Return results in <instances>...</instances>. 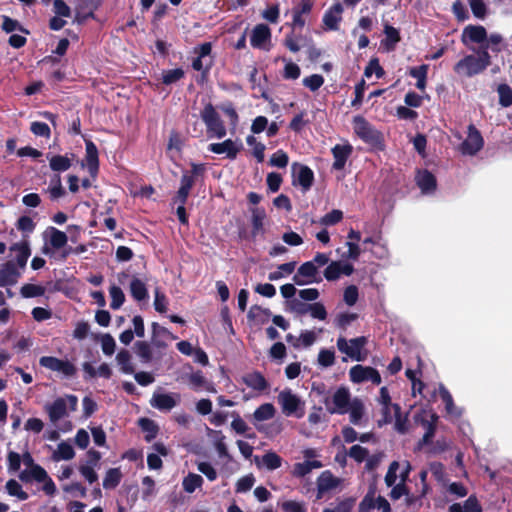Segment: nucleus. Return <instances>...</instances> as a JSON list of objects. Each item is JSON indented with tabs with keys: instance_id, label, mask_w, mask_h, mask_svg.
Returning <instances> with one entry per match:
<instances>
[{
	"instance_id": "20",
	"label": "nucleus",
	"mask_w": 512,
	"mask_h": 512,
	"mask_svg": "<svg viewBox=\"0 0 512 512\" xmlns=\"http://www.w3.org/2000/svg\"><path fill=\"white\" fill-rule=\"evenodd\" d=\"M416 183L423 193L434 192L437 187L436 177L427 169L418 172Z\"/></svg>"
},
{
	"instance_id": "21",
	"label": "nucleus",
	"mask_w": 512,
	"mask_h": 512,
	"mask_svg": "<svg viewBox=\"0 0 512 512\" xmlns=\"http://www.w3.org/2000/svg\"><path fill=\"white\" fill-rule=\"evenodd\" d=\"M152 407L161 411H170L177 405V400L172 394L154 393L150 401Z\"/></svg>"
},
{
	"instance_id": "30",
	"label": "nucleus",
	"mask_w": 512,
	"mask_h": 512,
	"mask_svg": "<svg viewBox=\"0 0 512 512\" xmlns=\"http://www.w3.org/2000/svg\"><path fill=\"white\" fill-rule=\"evenodd\" d=\"M131 354L126 349H121L116 355L117 364L120 366V370L124 374H133L135 368L131 362Z\"/></svg>"
},
{
	"instance_id": "57",
	"label": "nucleus",
	"mask_w": 512,
	"mask_h": 512,
	"mask_svg": "<svg viewBox=\"0 0 512 512\" xmlns=\"http://www.w3.org/2000/svg\"><path fill=\"white\" fill-rule=\"evenodd\" d=\"M364 414L363 404L359 400H354L350 408V422L358 425Z\"/></svg>"
},
{
	"instance_id": "44",
	"label": "nucleus",
	"mask_w": 512,
	"mask_h": 512,
	"mask_svg": "<svg viewBox=\"0 0 512 512\" xmlns=\"http://www.w3.org/2000/svg\"><path fill=\"white\" fill-rule=\"evenodd\" d=\"M373 74H375L378 79L385 75V71L380 65L377 57H372L364 70V75L367 78L371 77Z\"/></svg>"
},
{
	"instance_id": "5",
	"label": "nucleus",
	"mask_w": 512,
	"mask_h": 512,
	"mask_svg": "<svg viewBox=\"0 0 512 512\" xmlns=\"http://www.w3.org/2000/svg\"><path fill=\"white\" fill-rule=\"evenodd\" d=\"M350 401L351 395L348 388L342 386L335 391L332 397V403L334 406L331 407L329 405L330 399L328 396L325 397L324 404L330 414H345L350 406Z\"/></svg>"
},
{
	"instance_id": "32",
	"label": "nucleus",
	"mask_w": 512,
	"mask_h": 512,
	"mask_svg": "<svg viewBox=\"0 0 512 512\" xmlns=\"http://www.w3.org/2000/svg\"><path fill=\"white\" fill-rule=\"evenodd\" d=\"M384 33L386 39L382 41V44L388 51L394 50L396 44L401 40L399 31L393 26L385 25Z\"/></svg>"
},
{
	"instance_id": "50",
	"label": "nucleus",
	"mask_w": 512,
	"mask_h": 512,
	"mask_svg": "<svg viewBox=\"0 0 512 512\" xmlns=\"http://www.w3.org/2000/svg\"><path fill=\"white\" fill-rule=\"evenodd\" d=\"M469 5L474 17L484 19L488 14V7L483 0H469Z\"/></svg>"
},
{
	"instance_id": "8",
	"label": "nucleus",
	"mask_w": 512,
	"mask_h": 512,
	"mask_svg": "<svg viewBox=\"0 0 512 512\" xmlns=\"http://www.w3.org/2000/svg\"><path fill=\"white\" fill-rule=\"evenodd\" d=\"M438 420L439 416L435 412L430 413V419L424 418L421 414L415 416V421L425 429L423 437L417 443V449H422L424 446L432 444Z\"/></svg>"
},
{
	"instance_id": "23",
	"label": "nucleus",
	"mask_w": 512,
	"mask_h": 512,
	"mask_svg": "<svg viewBox=\"0 0 512 512\" xmlns=\"http://www.w3.org/2000/svg\"><path fill=\"white\" fill-rule=\"evenodd\" d=\"M242 380L248 387L257 391H264L269 386L266 378L259 371L247 373L243 376Z\"/></svg>"
},
{
	"instance_id": "18",
	"label": "nucleus",
	"mask_w": 512,
	"mask_h": 512,
	"mask_svg": "<svg viewBox=\"0 0 512 512\" xmlns=\"http://www.w3.org/2000/svg\"><path fill=\"white\" fill-rule=\"evenodd\" d=\"M205 173L204 164L191 163V170L183 172L180 179V186L191 191L197 177Z\"/></svg>"
},
{
	"instance_id": "9",
	"label": "nucleus",
	"mask_w": 512,
	"mask_h": 512,
	"mask_svg": "<svg viewBox=\"0 0 512 512\" xmlns=\"http://www.w3.org/2000/svg\"><path fill=\"white\" fill-rule=\"evenodd\" d=\"M483 71L478 59L472 54L466 55L454 65V72L466 77H473Z\"/></svg>"
},
{
	"instance_id": "13",
	"label": "nucleus",
	"mask_w": 512,
	"mask_h": 512,
	"mask_svg": "<svg viewBox=\"0 0 512 512\" xmlns=\"http://www.w3.org/2000/svg\"><path fill=\"white\" fill-rule=\"evenodd\" d=\"M243 148L242 144L237 145L232 139H226L220 143H211L208 145V150L215 154L226 153L227 158L234 160L237 154Z\"/></svg>"
},
{
	"instance_id": "40",
	"label": "nucleus",
	"mask_w": 512,
	"mask_h": 512,
	"mask_svg": "<svg viewBox=\"0 0 512 512\" xmlns=\"http://www.w3.org/2000/svg\"><path fill=\"white\" fill-rule=\"evenodd\" d=\"M394 416H395V429L397 432L404 434L408 430V418L403 416L401 407L399 404H393Z\"/></svg>"
},
{
	"instance_id": "41",
	"label": "nucleus",
	"mask_w": 512,
	"mask_h": 512,
	"mask_svg": "<svg viewBox=\"0 0 512 512\" xmlns=\"http://www.w3.org/2000/svg\"><path fill=\"white\" fill-rule=\"evenodd\" d=\"M74 456H75V452H74L73 447L66 442H61L58 445L57 451H55L53 453V459L55 461L71 460Z\"/></svg>"
},
{
	"instance_id": "26",
	"label": "nucleus",
	"mask_w": 512,
	"mask_h": 512,
	"mask_svg": "<svg viewBox=\"0 0 512 512\" xmlns=\"http://www.w3.org/2000/svg\"><path fill=\"white\" fill-rule=\"evenodd\" d=\"M47 413L52 422H57L66 415L67 405L63 398H57L46 406Z\"/></svg>"
},
{
	"instance_id": "39",
	"label": "nucleus",
	"mask_w": 512,
	"mask_h": 512,
	"mask_svg": "<svg viewBox=\"0 0 512 512\" xmlns=\"http://www.w3.org/2000/svg\"><path fill=\"white\" fill-rule=\"evenodd\" d=\"M139 426L144 432H146L145 440L147 442H151L157 436L158 426L153 420L149 418H141L139 420Z\"/></svg>"
},
{
	"instance_id": "64",
	"label": "nucleus",
	"mask_w": 512,
	"mask_h": 512,
	"mask_svg": "<svg viewBox=\"0 0 512 512\" xmlns=\"http://www.w3.org/2000/svg\"><path fill=\"white\" fill-rule=\"evenodd\" d=\"M354 500L347 498L340 501L334 508H325L323 512H351Z\"/></svg>"
},
{
	"instance_id": "27",
	"label": "nucleus",
	"mask_w": 512,
	"mask_h": 512,
	"mask_svg": "<svg viewBox=\"0 0 512 512\" xmlns=\"http://www.w3.org/2000/svg\"><path fill=\"white\" fill-rule=\"evenodd\" d=\"M46 233L50 234L49 244L53 249L59 250L66 246L68 242V237L65 232L55 227H49L46 230Z\"/></svg>"
},
{
	"instance_id": "28",
	"label": "nucleus",
	"mask_w": 512,
	"mask_h": 512,
	"mask_svg": "<svg viewBox=\"0 0 512 512\" xmlns=\"http://www.w3.org/2000/svg\"><path fill=\"white\" fill-rule=\"evenodd\" d=\"M130 294L136 301H143L148 298L146 284L139 278L133 277L130 282Z\"/></svg>"
},
{
	"instance_id": "52",
	"label": "nucleus",
	"mask_w": 512,
	"mask_h": 512,
	"mask_svg": "<svg viewBox=\"0 0 512 512\" xmlns=\"http://www.w3.org/2000/svg\"><path fill=\"white\" fill-rule=\"evenodd\" d=\"M288 162V154L284 150L279 149L270 157L269 165L278 168H285L288 165Z\"/></svg>"
},
{
	"instance_id": "12",
	"label": "nucleus",
	"mask_w": 512,
	"mask_h": 512,
	"mask_svg": "<svg viewBox=\"0 0 512 512\" xmlns=\"http://www.w3.org/2000/svg\"><path fill=\"white\" fill-rule=\"evenodd\" d=\"M487 40V30L482 25H468L463 29L461 41L465 46L469 43L484 45Z\"/></svg>"
},
{
	"instance_id": "4",
	"label": "nucleus",
	"mask_w": 512,
	"mask_h": 512,
	"mask_svg": "<svg viewBox=\"0 0 512 512\" xmlns=\"http://www.w3.org/2000/svg\"><path fill=\"white\" fill-rule=\"evenodd\" d=\"M39 364L51 371L60 372L67 378L74 377L77 373V368L73 363L54 356H42L39 359Z\"/></svg>"
},
{
	"instance_id": "10",
	"label": "nucleus",
	"mask_w": 512,
	"mask_h": 512,
	"mask_svg": "<svg viewBox=\"0 0 512 512\" xmlns=\"http://www.w3.org/2000/svg\"><path fill=\"white\" fill-rule=\"evenodd\" d=\"M278 402L282 407V412L286 416H290L295 414L297 417L303 416V411L301 413H297L301 406V401L291 392V390L286 389L279 393L278 395Z\"/></svg>"
},
{
	"instance_id": "61",
	"label": "nucleus",
	"mask_w": 512,
	"mask_h": 512,
	"mask_svg": "<svg viewBox=\"0 0 512 512\" xmlns=\"http://www.w3.org/2000/svg\"><path fill=\"white\" fill-rule=\"evenodd\" d=\"M36 227L35 222L29 216H21L16 223V228L25 233H32Z\"/></svg>"
},
{
	"instance_id": "47",
	"label": "nucleus",
	"mask_w": 512,
	"mask_h": 512,
	"mask_svg": "<svg viewBox=\"0 0 512 512\" xmlns=\"http://www.w3.org/2000/svg\"><path fill=\"white\" fill-rule=\"evenodd\" d=\"M504 42L503 36L499 33H491L489 36L487 35V40L484 42L483 46H487L494 53H499L502 51V44Z\"/></svg>"
},
{
	"instance_id": "36",
	"label": "nucleus",
	"mask_w": 512,
	"mask_h": 512,
	"mask_svg": "<svg viewBox=\"0 0 512 512\" xmlns=\"http://www.w3.org/2000/svg\"><path fill=\"white\" fill-rule=\"evenodd\" d=\"M203 478L199 474L189 473L184 477L182 486L185 492L193 493L197 488H201L203 485Z\"/></svg>"
},
{
	"instance_id": "55",
	"label": "nucleus",
	"mask_w": 512,
	"mask_h": 512,
	"mask_svg": "<svg viewBox=\"0 0 512 512\" xmlns=\"http://www.w3.org/2000/svg\"><path fill=\"white\" fill-rule=\"evenodd\" d=\"M299 274L303 275L307 279H318V267L314 262L307 261L300 265L298 268Z\"/></svg>"
},
{
	"instance_id": "17",
	"label": "nucleus",
	"mask_w": 512,
	"mask_h": 512,
	"mask_svg": "<svg viewBox=\"0 0 512 512\" xmlns=\"http://www.w3.org/2000/svg\"><path fill=\"white\" fill-rule=\"evenodd\" d=\"M85 161L91 176H95L99 170V154L97 146L91 140H85Z\"/></svg>"
},
{
	"instance_id": "3",
	"label": "nucleus",
	"mask_w": 512,
	"mask_h": 512,
	"mask_svg": "<svg viewBox=\"0 0 512 512\" xmlns=\"http://www.w3.org/2000/svg\"><path fill=\"white\" fill-rule=\"evenodd\" d=\"M349 343L350 345L348 344L346 338L339 337L337 339L336 345L341 353L346 354L351 359L356 361H363L365 359V356L361 354V350L366 345L367 338L365 336L356 337L351 339Z\"/></svg>"
},
{
	"instance_id": "14",
	"label": "nucleus",
	"mask_w": 512,
	"mask_h": 512,
	"mask_svg": "<svg viewBox=\"0 0 512 512\" xmlns=\"http://www.w3.org/2000/svg\"><path fill=\"white\" fill-rule=\"evenodd\" d=\"M20 276L21 272L14 261L9 260L0 265V287L16 284Z\"/></svg>"
},
{
	"instance_id": "45",
	"label": "nucleus",
	"mask_w": 512,
	"mask_h": 512,
	"mask_svg": "<svg viewBox=\"0 0 512 512\" xmlns=\"http://www.w3.org/2000/svg\"><path fill=\"white\" fill-rule=\"evenodd\" d=\"M6 490L10 496H15L23 501L27 500L29 497L28 493L22 489V486L15 479H10L7 481Z\"/></svg>"
},
{
	"instance_id": "46",
	"label": "nucleus",
	"mask_w": 512,
	"mask_h": 512,
	"mask_svg": "<svg viewBox=\"0 0 512 512\" xmlns=\"http://www.w3.org/2000/svg\"><path fill=\"white\" fill-rule=\"evenodd\" d=\"M185 75L182 68H175L171 70H165L162 73V83L165 85H171L181 80Z\"/></svg>"
},
{
	"instance_id": "56",
	"label": "nucleus",
	"mask_w": 512,
	"mask_h": 512,
	"mask_svg": "<svg viewBox=\"0 0 512 512\" xmlns=\"http://www.w3.org/2000/svg\"><path fill=\"white\" fill-rule=\"evenodd\" d=\"M348 455L357 463H362L368 457L369 451L367 448L356 444L350 447Z\"/></svg>"
},
{
	"instance_id": "54",
	"label": "nucleus",
	"mask_w": 512,
	"mask_h": 512,
	"mask_svg": "<svg viewBox=\"0 0 512 512\" xmlns=\"http://www.w3.org/2000/svg\"><path fill=\"white\" fill-rule=\"evenodd\" d=\"M343 219V212L339 209H333L326 213L321 219L320 223L325 226H332L339 223Z\"/></svg>"
},
{
	"instance_id": "58",
	"label": "nucleus",
	"mask_w": 512,
	"mask_h": 512,
	"mask_svg": "<svg viewBox=\"0 0 512 512\" xmlns=\"http://www.w3.org/2000/svg\"><path fill=\"white\" fill-rule=\"evenodd\" d=\"M439 393H440V397L443 401V403L445 404V409L447 411L448 414H456L455 413V405H454V401H453V397L451 395V393L443 386L441 385L440 386V389H439Z\"/></svg>"
},
{
	"instance_id": "25",
	"label": "nucleus",
	"mask_w": 512,
	"mask_h": 512,
	"mask_svg": "<svg viewBox=\"0 0 512 512\" xmlns=\"http://www.w3.org/2000/svg\"><path fill=\"white\" fill-rule=\"evenodd\" d=\"M340 483V480L335 477L329 470H326L320 474L317 479V489L319 494L327 492L336 488Z\"/></svg>"
},
{
	"instance_id": "1",
	"label": "nucleus",
	"mask_w": 512,
	"mask_h": 512,
	"mask_svg": "<svg viewBox=\"0 0 512 512\" xmlns=\"http://www.w3.org/2000/svg\"><path fill=\"white\" fill-rule=\"evenodd\" d=\"M353 129L363 142L376 149L383 150V134L375 129L363 116L357 115L353 118Z\"/></svg>"
},
{
	"instance_id": "22",
	"label": "nucleus",
	"mask_w": 512,
	"mask_h": 512,
	"mask_svg": "<svg viewBox=\"0 0 512 512\" xmlns=\"http://www.w3.org/2000/svg\"><path fill=\"white\" fill-rule=\"evenodd\" d=\"M10 250L13 252H17L16 254V267L24 269L26 267L27 261L31 255V249L28 241H21L18 243H14Z\"/></svg>"
},
{
	"instance_id": "24",
	"label": "nucleus",
	"mask_w": 512,
	"mask_h": 512,
	"mask_svg": "<svg viewBox=\"0 0 512 512\" xmlns=\"http://www.w3.org/2000/svg\"><path fill=\"white\" fill-rule=\"evenodd\" d=\"M343 9L341 4L337 3L329 10H327L323 16V23L329 30H338L339 22L341 21L340 14Z\"/></svg>"
},
{
	"instance_id": "29",
	"label": "nucleus",
	"mask_w": 512,
	"mask_h": 512,
	"mask_svg": "<svg viewBox=\"0 0 512 512\" xmlns=\"http://www.w3.org/2000/svg\"><path fill=\"white\" fill-rule=\"evenodd\" d=\"M134 352L144 364L150 363L153 359L151 345L146 341H136L134 343Z\"/></svg>"
},
{
	"instance_id": "60",
	"label": "nucleus",
	"mask_w": 512,
	"mask_h": 512,
	"mask_svg": "<svg viewBox=\"0 0 512 512\" xmlns=\"http://www.w3.org/2000/svg\"><path fill=\"white\" fill-rule=\"evenodd\" d=\"M30 131L36 136H41L45 138H49L51 135V130L48 124L39 121L31 123Z\"/></svg>"
},
{
	"instance_id": "15",
	"label": "nucleus",
	"mask_w": 512,
	"mask_h": 512,
	"mask_svg": "<svg viewBox=\"0 0 512 512\" xmlns=\"http://www.w3.org/2000/svg\"><path fill=\"white\" fill-rule=\"evenodd\" d=\"M352 152H353V147L351 144H349V143L343 144V145L336 144L331 149V153L334 158L332 168L334 170H342L345 167L346 162H347L348 158L351 156Z\"/></svg>"
},
{
	"instance_id": "31",
	"label": "nucleus",
	"mask_w": 512,
	"mask_h": 512,
	"mask_svg": "<svg viewBox=\"0 0 512 512\" xmlns=\"http://www.w3.org/2000/svg\"><path fill=\"white\" fill-rule=\"evenodd\" d=\"M251 222H252V236L255 237L258 233L264 232L263 225L266 217L264 208H253L251 209Z\"/></svg>"
},
{
	"instance_id": "11",
	"label": "nucleus",
	"mask_w": 512,
	"mask_h": 512,
	"mask_svg": "<svg viewBox=\"0 0 512 512\" xmlns=\"http://www.w3.org/2000/svg\"><path fill=\"white\" fill-rule=\"evenodd\" d=\"M484 145L483 137L480 131L473 125L468 126L467 138L462 143V151L464 154L475 155Z\"/></svg>"
},
{
	"instance_id": "35",
	"label": "nucleus",
	"mask_w": 512,
	"mask_h": 512,
	"mask_svg": "<svg viewBox=\"0 0 512 512\" xmlns=\"http://www.w3.org/2000/svg\"><path fill=\"white\" fill-rule=\"evenodd\" d=\"M122 479V473L119 468H110L107 470L106 475L103 479V487L105 489L116 488Z\"/></svg>"
},
{
	"instance_id": "49",
	"label": "nucleus",
	"mask_w": 512,
	"mask_h": 512,
	"mask_svg": "<svg viewBox=\"0 0 512 512\" xmlns=\"http://www.w3.org/2000/svg\"><path fill=\"white\" fill-rule=\"evenodd\" d=\"M262 462L268 470H276L282 465V458L275 452H267L262 457Z\"/></svg>"
},
{
	"instance_id": "63",
	"label": "nucleus",
	"mask_w": 512,
	"mask_h": 512,
	"mask_svg": "<svg viewBox=\"0 0 512 512\" xmlns=\"http://www.w3.org/2000/svg\"><path fill=\"white\" fill-rule=\"evenodd\" d=\"M335 362V353L329 349H322L318 354V363L323 367H330Z\"/></svg>"
},
{
	"instance_id": "53",
	"label": "nucleus",
	"mask_w": 512,
	"mask_h": 512,
	"mask_svg": "<svg viewBox=\"0 0 512 512\" xmlns=\"http://www.w3.org/2000/svg\"><path fill=\"white\" fill-rule=\"evenodd\" d=\"M341 261H332L324 270V277L327 281H335L341 276Z\"/></svg>"
},
{
	"instance_id": "51",
	"label": "nucleus",
	"mask_w": 512,
	"mask_h": 512,
	"mask_svg": "<svg viewBox=\"0 0 512 512\" xmlns=\"http://www.w3.org/2000/svg\"><path fill=\"white\" fill-rule=\"evenodd\" d=\"M471 49L477 54L476 58L478 59L482 69L486 70V68L489 67L492 63L491 55L489 54V49L487 46L481 45L478 49Z\"/></svg>"
},
{
	"instance_id": "62",
	"label": "nucleus",
	"mask_w": 512,
	"mask_h": 512,
	"mask_svg": "<svg viewBox=\"0 0 512 512\" xmlns=\"http://www.w3.org/2000/svg\"><path fill=\"white\" fill-rule=\"evenodd\" d=\"M307 308H308V312H310V314L313 318H316L319 320L326 319L327 311L325 309V306L322 303L316 302V303L308 304Z\"/></svg>"
},
{
	"instance_id": "16",
	"label": "nucleus",
	"mask_w": 512,
	"mask_h": 512,
	"mask_svg": "<svg viewBox=\"0 0 512 512\" xmlns=\"http://www.w3.org/2000/svg\"><path fill=\"white\" fill-rule=\"evenodd\" d=\"M270 39V28L266 24H257L252 30L250 43L253 48L262 49Z\"/></svg>"
},
{
	"instance_id": "42",
	"label": "nucleus",
	"mask_w": 512,
	"mask_h": 512,
	"mask_svg": "<svg viewBox=\"0 0 512 512\" xmlns=\"http://www.w3.org/2000/svg\"><path fill=\"white\" fill-rule=\"evenodd\" d=\"M20 294L23 298H35L45 294V288L41 285L27 283L20 289Z\"/></svg>"
},
{
	"instance_id": "7",
	"label": "nucleus",
	"mask_w": 512,
	"mask_h": 512,
	"mask_svg": "<svg viewBox=\"0 0 512 512\" xmlns=\"http://www.w3.org/2000/svg\"><path fill=\"white\" fill-rule=\"evenodd\" d=\"M350 380L353 383H363L371 381L375 385L381 384V375L377 369L370 366L357 364L351 367L349 371Z\"/></svg>"
},
{
	"instance_id": "19",
	"label": "nucleus",
	"mask_w": 512,
	"mask_h": 512,
	"mask_svg": "<svg viewBox=\"0 0 512 512\" xmlns=\"http://www.w3.org/2000/svg\"><path fill=\"white\" fill-rule=\"evenodd\" d=\"M76 155L74 153L65 155H53L49 159L50 169L54 172L60 173L69 170Z\"/></svg>"
},
{
	"instance_id": "59",
	"label": "nucleus",
	"mask_w": 512,
	"mask_h": 512,
	"mask_svg": "<svg viewBox=\"0 0 512 512\" xmlns=\"http://www.w3.org/2000/svg\"><path fill=\"white\" fill-rule=\"evenodd\" d=\"M324 83V78L320 74H312L303 79V85L311 91H317Z\"/></svg>"
},
{
	"instance_id": "43",
	"label": "nucleus",
	"mask_w": 512,
	"mask_h": 512,
	"mask_svg": "<svg viewBox=\"0 0 512 512\" xmlns=\"http://www.w3.org/2000/svg\"><path fill=\"white\" fill-rule=\"evenodd\" d=\"M111 297L110 307L113 310L119 309L125 302V295L119 286L112 285L109 289Z\"/></svg>"
},
{
	"instance_id": "2",
	"label": "nucleus",
	"mask_w": 512,
	"mask_h": 512,
	"mask_svg": "<svg viewBox=\"0 0 512 512\" xmlns=\"http://www.w3.org/2000/svg\"><path fill=\"white\" fill-rule=\"evenodd\" d=\"M201 119L206 125L209 138L222 139L226 136L227 130L224 121L216 111L212 103H207L200 112Z\"/></svg>"
},
{
	"instance_id": "38",
	"label": "nucleus",
	"mask_w": 512,
	"mask_h": 512,
	"mask_svg": "<svg viewBox=\"0 0 512 512\" xmlns=\"http://www.w3.org/2000/svg\"><path fill=\"white\" fill-rule=\"evenodd\" d=\"M275 407L271 403H264L260 405L253 413L256 421H266L274 417Z\"/></svg>"
},
{
	"instance_id": "34",
	"label": "nucleus",
	"mask_w": 512,
	"mask_h": 512,
	"mask_svg": "<svg viewBox=\"0 0 512 512\" xmlns=\"http://www.w3.org/2000/svg\"><path fill=\"white\" fill-rule=\"evenodd\" d=\"M213 64H214L213 57H210V58H208V60H205V59L200 58V57L197 56L192 61V68L195 71H200L201 72V79L203 81V80L207 79L208 74H209L211 68L213 67Z\"/></svg>"
},
{
	"instance_id": "37",
	"label": "nucleus",
	"mask_w": 512,
	"mask_h": 512,
	"mask_svg": "<svg viewBox=\"0 0 512 512\" xmlns=\"http://www.w3.org/2000/svg\"><path fill=\"white\" fill-rule=\"evenodd\" d=\"M296 267V262L291 261L287 263H283L278 266L276 271L270 272L268 275V279L270 281H276L279 280L287 275H290L294 272Z\"/></svg>"
},
{
	"instance_id": "48",
	"label": "nucleus",
	"mask_w": 512,
	"mask_h": 512,
	"mask_svg": "<svg viewBox=\"0 0 512 512\" xmlns=\"http://www.w3.org/2000/svg\"><path fill=\"white\" fill-rule=\"evenodd\" d=\"M499 94V104L502 107H510L512 105V88L507 84H500L497 88Z\"/></svg>"
},
{
	"instance_id": "6",
	"label": "nucleus",
	"mask_w": 512,
	"mask_h": 512,
	"mask_svg": "<svg viewBox=\"0 0 512 512\" xmlns=\"http://www.w3.org/2000/svg\"><path fill=\"white\" fill-rule=\"evenodd\" d=\"M292 170V184L299 185L303 192L310 190L314 183L313 170L304 164L294 162L291 166Z\"/></svg>"
},
{
	"instance_id": "33",
	"label": "nucleus",
	"mask_w": 512,
	"mask_h": 512,
	"mask_svg": "<svg viewBox=\"0 0 512 512\" xmlns=\"http://www.w3.org/2000/svg\"><path fill=\"white\" fill-rule=\"evenodd\" d=\"M1 28L6 33H12L13 31H19L25 35L30 34V31L27 28H25L23 25H21V23L18 20L13 19L6 15L2 16Z\"/></svg>"
}]
</instances>
